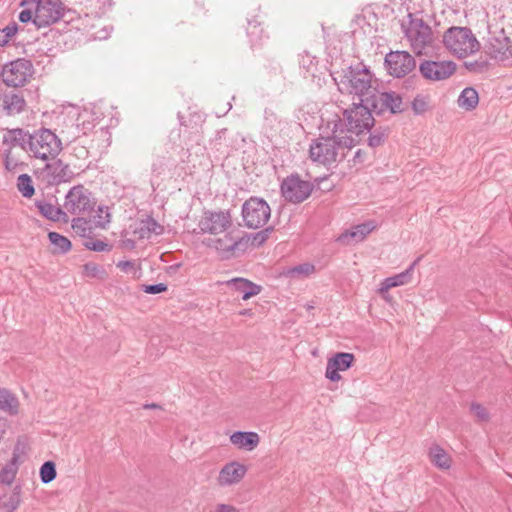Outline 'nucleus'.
<instances>
[{
    "mask_svg": "<svg viewBox=\"0 0 512 512\" xmlns=\"http://www.w3.org/2000/svg\"><path fill=\"white\" fill-rule=\"evenodd\" d=\"M147 229L148 231L155 233V234H161L163 231L162 226H160L155 220L151 219L147 222Z\"/></svg>",
    "mask_w": 512,
    "mask_h": 512,
    "instance_id": "obj_52",
    "label": "nucleus"
},
{
    "mask_svg": "<svg viewBox=\"0 0 512 512\" xmlns=\"http://www.w3.org/2000/svg\"><path fill=\"white\" fill-rule=\"evenodd\" d=\"M312 192L310 182L298 176L287 177L281 184L282 196L289 202L300 203L307 199Z\"/></svg>",
    "mask_w": 512,
    "mask_h": 512,
    "instance_id": "obj_15",
    "label": "nucleus"
},
{
    "mask_svg": "<svg viewBox=\"0 0 512 512\" xmlns=\"http://www.w3.org/2000/svg\"><path fill=\"white\" fill-rule=\"evenodd\" d=\"M141 289L147 294H159L162 292H166L168 286L164 283H158L152 285H142Z\"/></svg>",
    "mask_w": 512,
    "mask_h": 512,
    "instance_id": "obj_49",
    "label": "nucleus"
},
{
    "mask_svg": "<svg viewBox=\"0 0 512 512\" xmlns=\"http://www.w3.org/2000/svg\"><path fill=\"white\" fill-rule=\"evenodd\" d=\"M226 285L233 286L235 290L242 292V299L248 300L261 292V286L244 278H234L226 282Z\"/></svg>",
    "mask_w": 512,
    "mask_h": 512,
    "instance_id": "obj_27",
    "label": "nucleus"
},
{
    "mask_svg": "<svg viewBox=\"0 0 512 512\" xmlns=\"http://www.w3.org/2000/svg\"><path fill=\"white\" fill-rule=\"evenodd\" d=\"M56 466L52 461L45 462L40 468V479L43 483L47 484L56 478Z\"/></svg>",
    "mask_w": 512,
    "mask_h": 512,
    "instance_id": "obj_39",
    "label": "nucleus"
},
{
    "mask_svg": "<svg viewBox=\"0 0 512 512\" xmlns=\"http://www.w3.org/2000/svg\"><path fill=\"white\" fill-rule=\"evenodd\" d=\"M428 106L429 103L427 98L421 95L416 96L412 102V109L416 114H422L426 112Z\"/></svg>",
    "mask_w": 512,
    "mask_h": 512,
    "instance_id": "obj_46",
    "label": "nucleus"
},
{
    "mask_svg": "<svg viewBox=\"0 0 512 512\" xmlns=\"http://www.w3.org/2000/svg\"><path fill=\"white\" fill-rule=\"evenodd\" d=\"M111 221V215L107 207H99L95 216V224L97 227L105 228Z\"/></svg>",
    "mask_w": 512,
    "mask_h": 512,
    "instance_id": "obj_44",
    "label": "nucleus"
},
{
    "mask_svg": "<svg viewBox=\"0 0 512 512\" xmlns=\"http://www.w3.org/2000/svg\"><path fill=\"white\" fill-rule=\"evenodd\" d=\"M28 138L27 153L35 159L54 160L63 149L60 138L47 128L28 131Z\"/></svg>",
    "mask_w": 512,
    "mask_h": 512,
    "instance_id": "obj_5",
    "label": "nucleus"
},
{
    "mask_svg": "<svg viewBox=\"0 0 512 512\" xmlns=\"http://www.w3.org/2000/svg\"><path fill=\"white\" fill-rule=\"evenodd\" d=\"M28 131L22 128L6 129L3 133L1 141V149L20 148L27 153L28 147Z\"/></svg>",
    "mask_w": 512,
    "mask_h": 512,
    "instance_id": "obj_19",
    "label": "nucleus"
},
{
    "mask_svg": "<svg viewBox=\"0 0 512 512\" xmlns=\"http://www.w3.org/2000/svg\"><path fill=\"white\" fill-rule=\"evenodd\" d=\"M33 74V65L29 60L20 58L5 64L1 70L2 81L8 87H22Z\"/></svg>",
    "mask_w": 512,
    "mask_h": 512,
    "instance_id": "obj_9",
    "label": "nucleus"
},
{
    "mask_svg": "<svg viewBox=\"0 0 512 512\" xmlns=\"http://www.w3.org/2000/svg\"><path fill=\"white\" fill-rule=\"evenodd\" d=\"M0 410L10 415H16L19 410L18 399L4 388H0Z\"/></svg>",
    "mask_w": 512,
    "mask_h": 512,
    "instance_id": "obj_33",
    "label": "nucleus"
},
{
    "mask_svg": "<svg viewBox=\"0 0 512 512\" xmlns=\"http://www.w3.org/2000/svg\"><path fill=\"white\" fill-rule=\"evenodd\" d=\"M354 157H355V158H360V157H361V150H357V151L355 152V156H354Z\"/></svg>",
    "mask_w": 512,
    "mask_h": 512,
    "instance_id": "obj_57",
    "label": "nucleus"
},
{
    "mask_svg": "<svg viewBox=\"0 0 512 512\" xmlns=\"http://www.w3.org/2000/svg\"><path fill=\"white\" fill-rule=\"evenodd\" d=\"M420 260L421 257H418L405 271L384 279L380 285V288L378 289V292L381 295H384V293L388 292V290L391 288L410 283L415 266L419 263Z\"/></svg>",
    "mask_w": 512,
    "mask_h": 512,
    "instance_id": "obj_21",
    "label": "nucleus"
},
{
    "mask_svg": "<svg viewBox=\"0 0 512 512\" xmlns=\"http://www.w3.org/2000/svg\"><path fill=\"white\" fill-rule=\"evenodd\" d=\"M102 119V113L95 110L94 107H85L76 118V126L83 133L87 134Z\"/></svg>",
    "mask_w": 512,
    "mask_h": 512,
    "instance_id": "obj_22",
    "label": "nucleus"
},
{
    "mask_svg": "<svg viewBox=\"0 0 512 512\" xmlns=\"http://www.w3.org/2000/svg\"><path fill=\"white\" fill-rule=\"evenodd\" d=\"M337 85L341 92L357 95L360 102H366L367 104L369 103V97L373 94L372 74L362 64L354 67L350 66L340 76Z\"/></svg>",
    "mask_w": 512,
    "mask_h": 512,
    "instance_id": "obj_4",
    "label": "nucleus"
},
{
    "mask_svg": "<svg viewBox=\"0 0 512 512\" xmlns=\"http://www.w3.org/2000/svg\"><path fill=\"white\" fill-rule=\"evenodd\" d=\"M20 6H33V23L38 27H47L62 17V6L58 0H21Z\"/></svg>",
    "mask_w": 512,
    "mask_h": 512,
    "instance_id": "obj_7",
    "label": "nucleus"
},
{
    "mask_svg": "<svg viewBox=\"0 0 512 512\" xmlns=\"http://www.w3.org/2000/svg\"><path fill=\"white\" fill-rule=\"evenodd\" d=\"M331 131V136H320L310 144L309 157L313 162L325 166L335 164L357 145V140L352 135H343V130L333 126Z\"/></svg>",
    "mask_w": 512,
    "mask_h": 512,
    "instance_id": "obj_1",
    "label": "nucleus"
},
{
    "mask_svg": "<svg viewBox=\"0 0 512 512\" xmlns=\"http://www.w3.org/2000/svg\"><path fill=\"white\" fill-rule=\"evenodd\" d=\"M401 26L405 39L416 55L427 54L433 48L435 34L422 18L409 13L408 19L403 21Z\"/></svg>",
    "mask_w": 512,
    "mask_h": 512,
    "instance_id": "obj_3",
    "label": "nucleus"
},
{
    "mask_svg": "<svg viewBox=\"0 0 512 512\" xmlns=\"http://www.w3.org/2000/svg\"><path fill=\"white\" fill-rule=\"evenodd\" d=\"M50 242L54 245L55 250L59 253H66L71 248V242L68 238L60 235L57 232H50L48 234Z\"/></svg>",
    "mask_w": 512,
    "mask_h": 512,
    "instance_id": "obj_36",
    "label": "nucleus"
},
{
    "mask_svg": "<svg viewBox=\"0 0 512 512\" xmlns=\"http://www.w3.org/2000/svg\"><path fill=\"white\" fill-rule=\"evenodd\" d=\"M353 361L354 355L352 353H337L328 360L325 376L333 382L339 381L341 379L339 371H345L350 368Z\"/></svg>",
    "mask_w": 512,
    "mask_h": 512,
    "instance_id": "obj_18",
    "label": "nucleus"
},
{
    "mask_svg": "<svg viewBox=\"0 0 512 512\" xmlns=\"http://www.w3.org/2000/svg\"><path fill=\"white\" fill-rule=\"evenodd\" d=\"M232 108V105L230 103H228V109L227 110H230Z\"/></svg>",
    "mask_w": 512,
    "mask_h": 512,
    "instance_id": "obj_58",
    "label": "nucleus"
},
{
    "mask_svg": "<svg viewBox=\"0 0 512 512\" xmlns=\"http://www.w3.org/2000/svg\"><path fill=\"white\" fill-rule=\"evenodd\" d=\"M486 51L492 59L504 65L512 61V43L503 28L489 30Z\"/></svg>",
    "mask_w": 512,
    "mask_h": 512,
    "instance_id": "obj_11",
    "label": "nucleus"
},
{
    "mask_svg": "<svg viewBox=\"0 0 512 512\" xmlns=\"http://www.w3.org/2000/svg\"><path fill=\"white\" fill-rule=\"evenodd\" d=\"M422 76L431 81H443L451 77L456 71L453 61H424L419 67Z\"/></svg>",
    "mask_w": 512,
    "mask_h": 512,
    "instance_id": "obj_16",
    "label": "nucleus"
},
{
    "mask_svg": "<svg viewBox=\"0 0 512 512\" xmlns=\"http://www.w3.org/2000/svg\"><path fill=\"white\" fill-rule=\"evenodd\" d=\"M240 241L234 240L229 234L223 238L210 239L207 246L216 249L222 256L229 257L237 249Z\"/></svg>",
    "mask_w": 512,
    "mask_h": 512,
    "instance_id": "obj_28",
    "label": "nucleus"
},
{
    "mask_svg": "<svg viewBox=\"0 0 512 512\" xmlns=\"http://www.w3.org/2000/svg\"><path fill=\"white\" fill-rule=\"evenodd\" d=\"M3 166L7 172L15 173L26 167V163L21 160L20 153L16 150L0 149Z\"/></svg>",
    "mask_w": 512,
    "mask_h": 512,
    "instance_id": "obj_30",
    "label": "nucleus"
},
{
    "mask_svg": "<svg viewBox=\"0 0 512 512\" xmlns=\"http://www.w3.org/2000/svg\"><path fill=\"white\" fill-rule=\"evenodd\" d=\"M271 216V209L266 201L252 197L242 206V217L246 227L257 229L263 227Z\"/></svg>",
    "mask_w": 512,
    "mask_h": 512,
    "instance_id": "obj_10",
    "label": "nucleus"
},
{
    "mask_svg": "<svg viewBox=\"0 0 512 512\" xmlns=\"http://www.w3.org/2000/svg\"><path fill=\"white\" fill-rule=\"evenodd\" d=\"M478 103L479 94L473 87L464 88L457 99V105L465 111L474 110Z\"/></svg>",
    "mask_w": 512,
    "mask_h": 512,
    "instance_id": "obj_32",
    "label": "nucleus"
},
{
    "mask_svg": "<svg viewBox=\"0 0 512 512\" xmlns=\"http://www.w3.org/2000/svg\"><path fill=\"white\" fill-rule=\"evenodd\" d=\"M386 134L376 129L368 138V145L372 148L378 147L383 144Z\"/></svg>",
    "mask_w": 512,
    "mask_h": 512,
    "instance_id": "obj_48",
    "label": "nucleus"
},
{
    "mask_svg": "<svg viewBox=\"0 0 512 512\" xmlns=\"http://www.w3.org/2000/svg\"><path fill=\"white\" fill-rule=\"evenodd\" d=\"M17 189L25 198L34 195L35 189L31 177L28 174H21L17 178Z\"/></svg>",
    "mask_w": 512,
    "mask_h": 512,
    "instance_id": "obj_34",
    "label": "nucleus"
},
{
    "mask_svg": "<svg viewBox=\"0 0 512 512\" xmlns=\"http://www.w3.org/2000/svg\"><path fill=\"white\" fill-rule=\"evenodd\" d=\"M26 101L23 96L8 93L3 96V109L9 116L18 115L25 110Z\"/></svg>",
    "mask_w": 512,
    "mask_h": 512,
    "instance_id": "obj_29",
    "label": "nucleus"
},
{
    "mask_svg": "<svg viewBox=\"0 0 512 512\" xmlns=\"http://www.w3.org/2000/svg\"><path fill=\"white\" fill-rule=\"evenodd\" d=\"M385 66L391 76L402 78L415 69L416 61L407 51H391L385 56Z\"/></svg>",
    "mask_w": 512,
    "mask_h": 512,
    "instance_id": "obj_14",
    "label": "nucleus"
},
{
    "mask_svg": "<svg viewBox=\"0 0 512 512\" xmlns=\"http://www.w3.org/2000/svg\"><path fill=\"white\" fill-rule=\"evenodd\" d=\"M239 314L244 315V316H251L252 311L250 309H244V310L240 311Z\"/></svg>",
    "mask_w": 512,
    "mask_h": 512,
    "instance_id": "obj_55",
    "label": "nucleus"
},
{
    "mask_svg": "<svg viewBox=\"0 0 512 512\" xmlns=\"http://www.w3.org/2000/svg\"><path fill=\"white\" fill-rule=\"evenodd\" d=\"M380 104V109H388L392 113H397L402 110V98L395 92H382L379 93L377 99L371 104L377 108Z\"/></svg>",
    "mask_w": 512,
    "mask_h": 512,
    "instance_id": "obj_25",
    "label": "nucleus"
},
{
    "mask_svg": "<svg viewBox=\"0 0 512 512\" xmlns=\"http://www.w3.org/2000/svg\"><path fill=\"white\" fill-rule=\"evenodd\" d=\"M35 205L40 214L49 220L62 221L64 223L69 221V217L66 216L64 207L60 208L46 201H36Z\"/></svg>",
    "mask_w": 512,
    "mask_h": 512,
    "instance_id": "obj_26",
    "label": "nucleus"
},
{
    "mask_svg": "<svg viewBox=\"0 0 512 512\" xmlns=\"http://www.w3.org/2000/svg\"><path fill=\"white\" fill-rule=\"evenodd\" d=\"M83 273L90 278L104 279L106 277L104 268L93 262H88L83 266Z\"/></svg>",
    "mask_w": 512,
    "mask_h": 512,
    "instance_id": "obj_40",
    "label": "nucleus"
},
{
    "mask_svg": "<svg viewBox=\"0 0 512 512\" xmlns=\"http://www.w3.org/2000/svg\"><path fill=\"white\" fill-rule=\"evenodd\" d=\"M20 502V493L15 490L8 498L0 502V512H14Z\"/></svg>",
    "mask_w": 512,
    "mask_h": 512,
    "instance_id": "obj_38",
    "label": "nucleus"
},
{
    "mask_svg": "<svg viewBox=\"0 0 512 512\" xmlns=\"http://www.w3.org/2000/svg\"><path fill=\"white\" fill-rule=\"evenodd\" d=\"M445 49L457 58H466L480 49V43L471 29L453 26L448 28L442 39Z\"/></svg>",
    "mask_w": 512,
    "mask_h": 512,
    "instance_id": "obj_6",
    "label": "nucleus"
},
{
    "mask_svg": "<svg viewBox=\"0 0 512 512\" xmlns=\"http://www.w3.org/2000/svg\"><path fill=\"white\" fill-rule=\"evenodd\" d=\"M289 122L279 117L272 110L266 109L264 113V125L272 136L286 134L289 128Z\"/></svg>",
    "mask_w": 512,
    "mask_h": 512,
    "instance_id": "obj_24",
    "label": "nucleus"
},
{
    "mask_svg": "<svg viewBox=\"0 0 512 512\" xmlns=\"http://www.w3.org/2000/svg\"><path fill=\"white\" fill-rule=\"evenodd\" d=\"M85 247L89 250L97 252L109 251L111 249V246L108 243L101 240L91 239L85 242Z\"/></svg>",
    "mask_w": 512,
    "mask_h": 512,
    "instance_id": "obj_47",
    "label": "nucleus"
},
{
    "mask_svg": "<svg viewBox=\"0 0 512 512\" xmlns=\"http://www.w3.org/2000/svg\"><path fill=\"white\" fill-rule=\"evenodd\" d=\"M24 10H22L19 14V20L22 23H28L29 21H33L34 18V7L26 6Z\"/></svg>",
    "mask_w": 512,
    "mask_h": 512,
    "instance_id": "obj_50",
    "label": "nucleus"
},
{
    "mask_svg": "<svg viewBox=\"0 0 512 512\" xmlns=\"http://www.w3.org/2000/svg\"><path fill=\"white\" fill-rule=\"evenodd\" d=\"M17 467L14 462H11L3 467L0 471V482L6 485H10L16 476Z\"/></svg>",
    "mask_w": 512,
    "mask_h": 512,
    "instance_id": "obj_42",
    "label": "nucleus"
},
{
    "mask_svg": "<svg viewBox=\"0 0 512 512\" xmlns=\"http://www.w3.org/2000/svg\"><path fill=\"white\" fill-rule=\"evenodd\" d=\"M117 267L124 273L131 274L133 278L141 276V267L135 261H119Z\"/></svg>",
    "mask_w": 512,
    "mask_h": 512,
    "instance_id": "obj_41",
    "label": "nucleus"
},
{
    "mask_svg": "<svg viewBox=\"0 0 512 512\" xmlns=\"http://www.w3.org/2000/svg\"><path fill=\"white\" fill-rule=\"evenodd\" d=\"M314 271H315L314 265H312L310 263H303V264L294 266L292 268H289L286 271V276H288L290 278L300 279L303 277L310 276L311 274L314 273Z\"/></svg>",
    "mask_w": 512,
    "mask_h": 512,
    "instance_id": "obj_35",
    "label": "nucleus"
},
{
    "mask_svg": "<svg viewBox=\"0 0 512 512\" xmlns=\"http://www.w3.org/2000/svg\"><path fill=\"white\" fill-rule=\"evenodd\" d=\"M143 408L144 409H158V408H160V406L156 403H151V404H144Z\"/></svg>",
    "mask_w": 512,
    "mask_h": 512,
    "instance_id": "obj_54",
    "label": "nucleus"
},
{
    "mask_svg": "<svg viewBox=\"0 0 512 512\" xmlns=\"http://www.w3.org/2000/svg\"><path fill=\"white\" fill-rule=\"evenodd\" d=\"M232 226V215L228 210L204 211L198 227L203 234L218 235L228 231Z\"/></svg>",
    "mask_w": 512,
    "mask_h": 512,
    "instance_id": "obj_12",
    "label": "nucleus"
},
{
    "mask_svg": "<svg viewBox=\"0 0 512 512\" xmlns=\"http://www.w3.org/2000/svg\"><path fill=\"white\" fill-rule=\"evenodd\" d=\"M209 512H239V509L230 504H217Z\"/></svg>",
    "mask_w": 512,
    "mask_h": 512,
    "instance_id": "obj_51",
    "label": "nucleus"
},
{
    "mask_svg": "<svg viewBox=\"0 0 512 512\" xmlns=\"http://www.w3.org/2000/svg\"><path fill=\"white\" fill-rule=\"evenodd\" d=\"M470 411L480 422H486L489 420V414L487 410L479 403L473 402L470 406Z\"/></svg>",
    "mask_w": 512,
    "mask_h": 512,
    "instance_id": "obj_45",
    "label": "nucleus"
},
{
    "mask_svg": "<svg viewBox=\"0 0 512 512\" xmlns=\"http://www.w3.org/2000/svg\"><path fill=\"white\" fill-rule=\"evenodd\" d=\"M95 206L91 192L83 185L72 187L65 196L63 204L66 216H82L89 214Z\"/></svg>",
    "mask_w": 512,
    "mask_h": 512,
    "instance_id": "obj_8",
    "label": "nucleus"
},
{
    "mask_svg": "<svg viewBox=\"0 0 512 512\" xmlns=\"http://www.w3.org/2000/svg\"><path fill=\"white\" fill-rule=\"evenodd\" d=\"M230 442L238 449L252 451L258 446L260 437L256 432L236 431L230 436Z\"/></svg>",
    "mask_w": 512,
    "mask_h": 512,
    "instance_id": "obj_23",
    "label": "nucleus"
},
{
    "mask_svg": "<svg viewBox=\"0 0 512 512\" xmlns=\"http://www.w3.org/2000/svg\"><path fill=\"white\" fill-rule=\"evenodd\" d=\"M17 30L18 27L16 23H12L3 29H0V47L6 46L11 38L17 33Z\"/></svg>",
    "mask_w": 512,
    "mask_h": 512,
    "instance_id": "obj_43",
    "label": "nucleus"
},
{
    "mask_svg": "<svg viewBox=\"0 0 512 512\" xmlns=\"http://www.w3.org/2000/svg\"><path fill=\"white\" fill-rule=\"evenodd\" d=\"M35 175L38 180L46 185H56L70 181L73 177V172L68 164L64 163L61 159H57L46 163L42 168H38L35 171Z\"/></svg>",
    "mask_w": 512,
    "mask_h": 512,
    "instance_id": "obj_13",
    "label": "nucleus"
},
{
    "mask_svg": "<svg viewBox=\"0 0 512 512\" xmlns=\"http://www.w3.org/2000/svg\"><path fill=\"white\" fill-rule=\"evenodd\" d=\"M86 225H87L86 220L81 216H78L77 218L72 220V228L75 230L81 229V230L85 231Z\"/></svg>",
    "mask_w": 512,
    "mask_h": 512,
    "instance_id": "obj_53",
    "label": "nucleus"
},
{
    "mask_svg": "<svg viewBox=\"0 0 512 512\" xmlns=\"http://www.w3.org/2000/svg\"><path fill=\"white\" fill-rule=\"evenodd\" d=\"M335 128L343 130V135H352L359 143V137L370 132L374 126V118L364 102L354 103L353 107L344 110L343 116L332 122Z\"/></svg>",
    "mask_w": 512,
    "mask_h": 512,
    "instance_id": "obj_2",
    "label": "nucleus"
},
{
    "mask_svg": "<svg viewBox=\"0 0 512 512\" xmlns=\"http://www.w3.org/2000/svg\"><path fill=\"white\" fill-rule=\"evenodd\" d=\"M382 297L386 300V301H390L391 297L386 293H384V295H382Z\"/></svg>",
    "mask_w": 512,
    "mask_h": 512,
    "instance_id": "obj_56",
    "label": "nucleus"
},
{
    "mask_svg": "<svg viewBox=\"0 0 512 512\" xmlns=\"http://www.w3.org/2000/svg\"><path fill=\"white\" fill-rule=\"evenodd\" d=\"M376 226L375 221L372 220L358 224L342 233L338 237V241L345 245L359 243L363 241L376 228Z\"/></svg>",
    "mask_w": 512,
    "mask_h": 512,
    "instance_id": "obj_20",
    "label": "nucleus"
},
{
    "mask_svg": "<svg viewBox=\"0 0 512 512\" xmlns=\"http://www.w3.org/2000/svg\"><path fill=\"white\" fill-rule=\"evenodd\" d=\"M428 456L431 463L441 470H448L452 465L450 455L437 444L429 448Z\"/></svg>",
    "mask_w": 512,
    "mask_h": 512,
    "instance_id": "obj_31",
    "label": "nucleus"
},
{
    "mask_svg": "<svg viewBox=\"0 0 512 512\" xmlns=\"http://www.w3.org/2000/svg\"><path fill=\"white\" fill-rule=\"evenodd\" d=\"M247 473V467L238 462L231 461L225 464L219 471L217 483L221 487H229L241 482Z\"/></svg>",
    "mask_w": 512,
    "mask_h": 512,
    "instance_id": "obj_17",
    "label": "nucleus"
},
{
    "mask_svg": "<svg viewBox=\"0 0 512 512\" xmlns=\"http://www.w3.org/2000/svg\"><path fill=\"white\" fill-rule=\"evenodd\" d=\"M465 68L472 73H484L488 71L490 63L486 57L480 56L474 61H466L464 63Z\"/></svg>",
    "mask_w": 512,
    "mask_h": 512,
    "instance_id": "obj_37",
    "label": "nucleus"
}]
</instances>
